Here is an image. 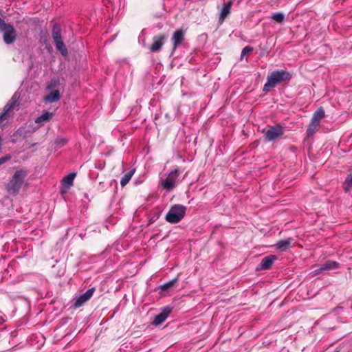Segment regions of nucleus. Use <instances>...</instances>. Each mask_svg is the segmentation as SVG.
I'll use <instances>...</instances> for the list:
<instances>
[{"label":"nucleus","mask_w":352,"mask_h":352,"mask_svg":"<svg viewBox=\"0 0 352 352\" xmlns=\"http://www.w3.org/2000/svg\"><path fill=\"white\" fill-rule=\"evenodd\" d=\"M68 142V140L65 138L58 137L54 142L56 148H61L66 145Z\"/></svg>","instance_id":"22"},{"label":"nucleus","mask_w":352,"mask_h":352,"mask_svg":"<svg viewBox=\"0 0 352 352\" xmlns=\"http://www.w3.org/2000/svg\"><path fill=\"white\" fill-rule=\"evenodd\" d=\"M253 52V47L250 46H246L245 47L241 52V60H243V57L248 54H250L251 52Z\"/></svg>","instance_id":"27"},{"label":"nucleus","mask_w":352,"mask_h":352,"mask_svg":"<svg viewBox=\"0 0 352 352\" xmlns=\"http://www.w3.org/2000/svg\"><path fill=\"white\" fill-rule=\"evenodd\" d=\"M325 113L324 109L320 107L318 109L313 115V117L311 120L310 123L313 124H316L319 126L320 124L321 120L324 118Z\"/></svg>","instance_id":"14"},{"label":"nucleus","mask_w":352,"mask_h":352,"mask_svg":"<svg viewBox=\"0 0 352 352\" xmlns=\"http://www.w3.org/2000/svg\"><path fill=\"white\" fill-rule=\"evenodd\" d=\"M12 158L10 154H7L6 155L0 158V166L9 161Z\"/></svg>","instance_id":"29"},{"label":"nucleus","mask_w":352,"mask_h":352,"mask_svg":"<svg viewBox=\"0 0 352 352\" xmlns=\"http://www.w3.org/2000/svg\"><path fill=\"white\" fill-rule=\"evenodd\" d=\"M285 130L280 124L270 126L267 129H263L265 138L267 141L271 142L276 140L284 134Z\"/></svg>","instance_id":"5"},{"label":"nucleus","mask_w":352,"mask_h":352,"mask_svg":"<svg viewBox=\"0 0 352 352\" xmlns=\"http://www.w3.org/2000/svg\"><path fill=\"white\" fill-rule=\"evenodd\" d=\"M135 170L133 169L130 170L129 173H126L120 180V184L122 187L125 186L131 180L132 176L135 173Z\"/></svg>","instance_id":"21"},{"label":"nucleus","mask_w":352,"mask_h":352,"mask_svg":"<svg viewBox=\"0 0 352 352\" xmlns=\"http://www.w3.org/2000/svg\"><path fill=\"white\" fill-rule=\"evenodd\" d=\"M233 0H230L227 3H224L220 11L219 22L221 23L230 14L231 7L233 4Z\"/></svg>","instance_id":"13"},{"label":"nucleus","mask_w":352,"mask_h":352,"mask_svg":"<svg viewBox=\"0 0 352 352\" xmlns=\"http://www.w3.org/2000/svg\"><path fill=\"white\" fill-rule=\"evenodd\" d=\"M172 309L169 307H164L162 311L154 318L152 324L157 326L166 320L168 315L171 313Z\"/></svg>","instance_id":"11"},{"label":"nucleus","mask_w":352,"mask_h":352,"mask_svg":"<svg viewBox=\"0 0 352 352\" xmlns=\"http://www.w3.org/2000/svg\"><path fill=\"white\" fill-rule=\"evenodd\" d=\"M318 126L316 124H313L309 123L307 130V134L308 136H312L316 131H317Z\"/></svg>","instance_id":"26"},{"label":"nucleus","mask_w":352,"mask_h":352,"mask_svg":"<svg viewBox=\"0 0 352 352\" xmlns=\"http://www.w3.org/2000/svg\"><path fill=\"white\" fill-rule=\"evenodd\" d=\"M186 208L183 205H174L170 208L169 211L166 215V221L171 223H176L179 222L186 214Z\"/></svg>","instance_id":"3"},{"label":"nucleus","mask_w":352,"mask_h":352,"mask_svg":"<svg viewBox=\"0 0 352 352\" xmlns=\"http://www.w3.org/2000/svg\"><path fill=\"white\" fill-rule=\"evenodd\" d=\"M292 242L293 239L292 238H288L287 239L278 241L275 245L279 250L285 251L289 248Z\"/></svg>","instance_id":"17"},{"label":"nucleus","mask_w":352,"mask_h":352,"mask_svg":"<svg viewBox=\"0 0 352 352\" xmlns=\"http://www.w3.org/2000/svg\"><path fill=\"white\" fill-rule=\"evenodd\" d=\"M352 187V173L349 175L345 179L344 184V188L346 192H348Z\"/></svg>","instance_id":"24"},{"label":"nucleus","mask_w":352,"mask_h":352,"mask_svg":"<svg viewBox=\"0 0 352 352\" xmlns=\"http://www.w3.org/2000/svg\"><path fill=\"white\" fill-rule=\"evenodd\" d=\"M95 288L92 287L87 290L85 293L80 295L74 303L75 308H78L82 306L86 302H87L93 296Z\"/></svg>","instance_id":"10"},{"label":"nucleus","mask_w":352,"mask_h":352,"mask_svg":"<svg viewBox=\"0 0 352 352\" xmlns=\"http://www.w3.org/2000/svg\"><path fill=\"white\" fill-rule=\"evenodd\" d=\"M52 36L55 43L57 50H58L62 55L66 56L67 54V49L61 38L60 27L57 23H55L53 25Z\"/></svg>","instance_id":"4"},{"label":"nucleus","mask_w":352,"mask_h":352,"mask_svg":"<svg viewBox=\"0 0 352 352\" xmlns=\"http://www.w3.org/2000/svg\"><path fill=\"white\" fill-rule=\"evenodd\" d=\"M27 175V172L24 169L16 170L10 181L6 185L7 191L11 195L18 194Z\"/></svg>","instance_id":"2"},{"label":"nucleus","mask_w":352,"mask_h":352,"mask_svg":"<svg viewBox=\"0 0 352 352\" xmlns=\"http://www.w3.org/2000/svg\"><path fill=\"white\" fill-rule=\"evenodd\" d=\"M53 116V113L50 112H45L43 114H42L41 116L38 117L35 122L38 124H43L44 122H46L49 121Z\"/></svg>","instance_id":"20"},{"label":"nucleus","mask_w":352,"mask_h":352,"mask_svg":"<svg viewBox=\"0 0 352 352\" xmlns=\"http://www.w3.org/2000/svg\"><path fill=\"white\" fill-rule=\"evenodd\" d=\"M166 39L165 35H157L153 37V43L150 45L149 49L152 52H158L162 49Z\"/></svg>","instance_id":"9"},{"label":"nucleus","mask_w":352,"mask_h":352,"mask_svg":"<svg viewBox=\"0 0 352 352\" xmlns=\"http://www.w3.org/2000/svg\"><path fill=\"white\" fill-rule=\"evenodd\" d=\"M292 77V75L286 70L274 71L268 76L267 82L263 87V91L268 92L272 88L276 87V85L289 81Z\"/></svg>","instance_id":"1"},{"label":"nucleus","mask_w":352,"mask_h":352,"mask_svg":"<svg viewBox=\"0 0 352 352\" xmlns=\"http://www.w3.org/2000/svg\"><path fill=\"white\" fill-rule=\"evenodd\" d=\"M58 83V80L57 79H52L51 80L50 84L47 85V89H52L54 87H55L57 84Z\"/></svg>","instance_id":"28"},{"label":"nucleus","mask_w":352,"mask_h":352,"mask_svg":"<svg viewBox=\"0 0 352 352\" xmlns=\"http://www.w3.org/2000/svg\"><path fill=\"white\" fill-rule=\"evenodd\" d=\"M7 23H5V21L0 18V30L3 28Z\"/></svg>","instance_id":"31"},{"label":"nucleus","mask_w":352,"mask_h":352,"mask_svg":"<svg viewBox=\"0 0 352 352\" xmlns=\"http://www.w3.org/2000/svg\"><path fill=\"white\" fill-rule=\"evenodd\" d=\"M1 30L3 33V41L6 44H11L15 41L16 32L12 25L6 24Z\"/></svg>","instance_id":"7"},{"label":"nucleus","mask_w":352,"mask_h":352,"mask_svg":"<svg viewBox=\"0 0 352 352\" xmlns=\"http://www.w3.org/2000/svg\"><path fill=\"white\" fill-rule=\"evenodd\" d=\"M60 95L58 90H54L51 91L48 95H47L45 98L44 101L45 102L52 103L57 102L60 100Z\"/></svg>","instance_id":"18"},{"label":"nucleus","mask_w":352,"mask_h":352,"mask_svg":"<svg viewBox=\"0 0 352 352\" xmlns=\"http://www.w3.org/2000/svg\"><path fill=\"white\" fill-rule=\"evenodd\" d=\"M184 39V33L182 30H177L174 32L172 37V41L173 43V50H175L177 47L182 43Z\"/></svg>","instance_id":"15"},{"label":"nucleus","mask_w":352,"mask_h":352,"mask_svg":"<svg viewBox=\"0 0 352 352\" xmlns=\"http://www.w3.org/2000/svg\"><path fill=\"white\" fill-rule=\"evenodd\" d=\"M177 281V278H174V279L160 285L159 288L163 291L167 290L169 288H170L172 286H173Z\"/></svg>","instance_id":"23"},{"label":"nucleus","mask_w":352,"mask_h":352,"mask_svg":"<svg viewBox=\"0 0 352 352\" xmlns=\"http://www.w3.org/2000/svg\"><path fill=\"white\" fill-rule=\"evenodd\" d=\"M76 175L75 173H72L65 177L62 181L63 187L67 189L69 188L73 184Z\"/></svg>","instance_id":"19"},{"label":"nucleus","mask_w":352,"mask_h":352,"mask_svg":"<svg viewBox=\"0 0 352 352\" xmlns=\"http://www.w3.org/2000/svg\"><path fill=\"white\" fill-rule=\"evenodd\" d=\"M276 259V256L275 255H269L265 256L259 265V269L262 270H267L270 269Z\"/></svg>","instance_id":"12"},{"label":"nucleus","mask_w":352,"mask_h":352,"mask_svg":"<svg viewBox=\"0 0 352 352\" xmlns=\"http://www.w3.org/2000/svg\"><path fill=\"white\" fill-rule=\"evenodd\" d=\"M18 96L16 94H14L11 98L10 100L5 106L3 113L0 115V122H2L6 117L8 116L10 111L14 109L16 105Z\"/></svg>","instance_id":"8"},{"label":"nucleus","mask_w":352,"mask_h":352,"mask_svg":"<svg viewBox=\"0 0 352 352\" xmlns=\"http://www.w3.org/2000/svg\"><path fill=\"white\" fill-rule=\"evenodd\" d=\"M12 158L10 154H7L6 155L0 158V166L9 161Z\"/></svg>","instance_id":"30"},{"label":"nucleus","mask_w":352,"mask_h":352,"mask_svg":"<svg viewBox=\"0 0 352 352\" xmlns=\"http://www.w3.org/2000/svg\"><path fill=\"white\" fill-rule=\"evenodd\" d=\"M339 263L333 261H327L323 263L320 267L315 271L316 274H318L322 271H328L338 268Z\"/></svg>","instance_id":"16"},{"label":"nucleus","mask_w":352,"mask_h":352,"mask_svg":"<svg viewBox=\"0 0 352 352\" xmlns=\"http://www.w3.org/2000/svg\"><path fill=\"white\" fill-rule=\"evenodd\" d=\"M272 18L278 23H282L285 20V15L282 12H276L272 14Z\"/></svg>","instance_id":"25"},{"label":"nucleus","mask_w":352,"mask_h":352,"mask_svg":"<svg viewBox=\"0 0 352 352\" xmlns=\"http://www.w3.org/2000/svg\"><path fill=\"white\" fill-rule=\"evenodd\" d=\"M179 176L178 169H175L170 172L166 177L161 179L160 184L167 191L172 190L176 186L177 178Z\"/></svg>","instance_id":"6"}]
</instances>
